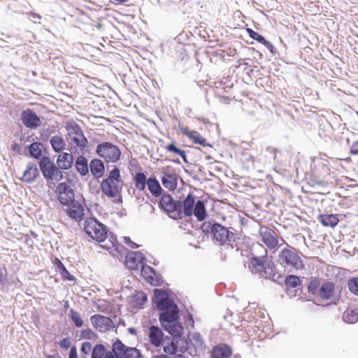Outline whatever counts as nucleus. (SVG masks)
<instances>
[{
    "label": "nucleus",
    "mask_w": 358,
    "mask_h": 358,
    "mask_svg": "<svg viewBox=\"0 0 358 358\" xmlns=\"http://www.w3.org/2000/svg\"><path fill=\"white\" fill-rule=\"evenodd\" d=\"M114 245L113 243V242H110V244L108 245V244H106V245H103L102 247L103 248H106L107 249H110L111 247H113Z\"/></svg>",
    "instance_id": "nucleus-55"
},
{
    "label": "nucleus",
    "mask_w": 358,
    "mask_h": 358,
    "mask_svg": "<svg viewBox=\"0 0 358 358\" xmlns=\"http://www.w3.org/2000/svg\"><path fill=\"white\" fill-rule=\"evenodd\" d=\"M348 286L350 292L358 296V278H352L348 280Z\"/></svg>",
    "instance_id": "nucleus-46"
},
{
    "label": "nucleus",
    "mask_w": 358,
    "mask_h": 358,
    "mask_svg": "<svg viewBox=\"0 0 358 358\" xmlns=\"http://www.w3.org/2000/svg\"><path fill=\"white\" fill-rule=\"evenodd\" d=\"M92 326L100 332H106L114 328L113 320L108 317L96 314L90 317Z\"/></svg>",
    "instance_id": "nucleus-16"
},
{
    "label": "nucleus",
    "mask_w": 358,
    "mask_h": 358,
    "mask_svg": "<svg viewBox=\"0 0 358 358\" xmlns=\"http://www.w3.org/2000/svg\"><path fill=\"white\" fill-rule=\"evenodd\" d=\"M66 206L65 211L69 218L78 222L84 219L85 207L81 202L75 200L72 203Z\"/></svg>",
    "instance_id": "nucleus-17"
},
{
    "label": "nucleus",
    "mask_w": 358,
    "mask_h": 358,
    "mask_svg": "<svg viewBox=\"0 0 358 358\" xmlns=\"http://www.w3.org/2000/svg\"><path fill=\"white\" fill-rule=\"evenodd\" d=\"M50 144L52 145V149L56 152H59L65 149L66 143L63 138L60 136H54L50 139Z\"/></svg>",
    "instance_id": "nucleus-38"
},
{
    "label": "nucleus",
    "mask_w": 358,
    "mask_h": 358,
    "mask_svg": "<svg viewBox=\"0 0 358 358\" xmlns=\"http://www.w3.org/2000/svg\"><path fill=\"white\" fill-rule=\"evenodd\" d=\"M279 260L281 264L291 266L296 270L304 268L303 262L300 253L293 247L286 248L282 250L279 254Z\"/></svg>",
    "instance_id": "nucleus-6"
},
{
    "label": "nucleus",
    "mask_w": 358,
    "mask_h": 358,
    "mask_svg": "<svg viewBox=\"0 0 358 358\" xmlns=\"http://www.w3.org/2000/svg\"><path fill=\"white\" fill-rule=\"evenodd\" d=\"M350 153L353 155H358V141L351 145Z\"/></svg>",
    "instance_id": "nucleus-49"
},
{
    "label": "nucleus",
    "mask_w": 358,
    "mask_h": 358,
    "mask_svg": "<svg viewBox=\"0 0 358 358\" xmlns=\"http://www.w3.org/2000/svg\"><path fill=\"white\" fill-rule=\"evenodd\" d=\"M343 320L350 324H354L358 321V312L357 310L347 308L343 315Z\"/></svg>",
    "instance_id": "nucleus-39"
},
{
    "label": "nucleus",
    "mask_w": 358,
    "mask_h": 358,
    "mask_svg": "<svg viewBox=\"0 0 358 358\" xmlns=\"http://www.w3.org/2000/svg\"><path fill=\"white\" fill-rule=\"evenodd\" d=\"M247 32L252 39L265 45L271 52H273L274 47L273 44L271 42L266 41L264 36L255 31L252 29H247Z\"/></svg>",
    "instance_id": "nucleus-35"
},
{
    "label": "nucleus",
    "mask_w": 358,
    "mask_h": 358,
    "mask_svg": "<svg viewBox=\"0 0 358 358\" xmlns=\"http://www.w3.org/2000/svg\"><path fill=\"white\" fill-rule=\"evenodd\" d=\"M90 170L92 175L96 178H100L104 172V166L100 159H93L90 163Z\"/></svg>",
    "instance_id": "nucleus-36"
},
{
    "label": "nucleus",
    "mask_w": 358,
    "mask_h": 358,
    "mask_svg": "<svg viewBox=\"0 0 358 358\" xmlns=\"http://www.w3.org/2000/svg\"><path fill=\"white\" fill-rule=\"evenodd\" d=\"M167 169L168 168L164 169L162 171V182L166 189L173 191L178 185L177 176L175 173H170Z\"/></svg>",
    "instance_id": "nucleus-21"
},
{
    "label": "nucleus",
    "mask_w": 358,
    "mask_h": 358,
    "mask_svg": "<svg viewBox=\"0 0 358 358\" xmlns=\"http://www.w3.org/2000/svg\"><path fill=\"white\" fill-rule=\"evenodd\" d=\"M153 358H169V357H167L166 355H161V356H156Z\"/></svg>",
    "instance_id": "nucleus-56"
},
{
    "label": "nucleus",
    "mask_w": 358,
    "mask_h": 358,
    "mask_svg": "<svg viewBox=\"0 0 358 358\" xmlns=\"http://www.w3.org/2000/svg\"><path fill=\"white\" fill-rule=\"evenodd\" d=\"M264 255L261 257H254L250 259L249 268L252 273L258 274L265 279L271 278L274 275L275 265L267 256V250L261 245Z\"/></svg>",
    "instance_id": "nucleus-2"
},
{
    "label": "nucleus",
    "mask_w": 358,
    "mask_h": 358,
    "mask_svg": "<svg viewBox=\"0 0 358 358\" xmlns=\"http://www.w3.org/2000/svg\"><path fill=\"white\" fill-rule=\"evenodd\" d=\"M107 352L103 345H96L92 353V358H103Z\"/></svg>",
    "instance_id": "nucleus-45"
},
{
    "label": "nucleus",
    "mask_w": 358,
    "mask_h": 358,
    "mask_svg": "<svg viewBox=\"0 0 358 358\" xmlns=\"http://www.w3.org/2000/svg\"><path fill=\"white\" fill-rule=\"evenodd\" d=\"M159 321L164 329L173 337L180 338L182 334L183 327L178 321V313H161Z\"/></svg>",
    "instance_id": "nucleus-7"
},
{
    "label": "nucleus",
    "mask_w": 358,
    "mask_h": 358,
    "mask_svg": "<svg viewBox=\"0 0 358 358\" xmlns=\"http://www.w3.org/2000/svg\"><path fill=\"white\" fill-rule=\"evenodd\" d=\"M124 185L120 175V171L115 167L101 183V190L104 196L113 199L115 203H122V191Z\"/></svg>",
    "instance_id": "nucleus-1"
},
{
    "label": "nucleus",
    "mask_w": 358,
    "mask_h": 358,
    "mask_svg": "<svg viewBox=\"0 0 358 358\" xmlns=\"http://www.w3.org/2000/svg\"><path fill=\"white\" fill-rule=\"evenodd\" d=\"M113 352L116 358H141L140 351L136 348L126 346L120 340L113 344Z\"/></svg>",
    "instance_id": "nucleus-12"
},
{
    "label": "nucleus",
    "mask_w": 358,
    "mask_h": 358,
    "mask_svg": "<svg viewBox=\"0 0 358 358\" xmlns=\"http://www.w3.org/2000/svg\"><path fill=\"white\" fill-rule=\"evenodd\" d=\"M261 241L270 250L278 248V236L273 229L266 226H261L259 231Z\"/></svg>",
    "instance_id": "nucleus-13"
},
{
    "label": "nucleus",
    "mask_w": 358,
    "mask_h": 358,
    "mask_svg": "<svg viewBox=\"0 0 358 358\" xmlns=\"http://www.w3.org/2000/svg\"><path fill=\"white\" fill-rule=\"evenodd\" d=\"M29 15L33 17V22L35 23L39 22V20L41 19V16L37 13L30 12Z\"/></svg>",
    "instance_id": "nucleus-51"
},
{
    "label": "nucleus",
    "mask_w": 358,
    "mask_h": 358,
    "mask_svg": "<svg viewBox=\"0 0 358 358\" xmlns=\"http://www.w3.org/2000/svg\"><path fill=\"white\" fill-rule=\"evenodd\" d=\"M164 149L169 152L174 153L180 156L184 159V161H186L185 152L177 148L176 145V142H171L170 144L166 145Z\"/></svg>",
    "instance_id": "nucleus-43"
},
{
    "label": "nucleus",
    "mask_w": 358,
    "mask_h": 358,
    "mask_svg": "<svg viewBox=\"0 0 358 358\" xmlns=\"http://www.w3.org/2000/svg\"><path fill=\"white\" fill-rule=\"evenodd\" d=\"M21 120L24 125L29 129H36L41 124L40 117L31 109L23 110Z\"/></svg>",
    "instance_id": "nucleus-19"
},
{
    "label": "nucleus",
    "mask_w": 358,
    "mask_h": 358,
    "mask_svg": "<svg viewBox=\"0 0 358 358\" xmlns=\"http://www.w3.org/2000/svg\"><path fill=\"white\" fill-rule=\"evenodd\" d=\"M286 292L290 296H296L301 289V281L299 277L294 275H288L285 280Z\"/></svg>",
    "instance_id": "nucleus-20"
},
{
    "label": "nucleus",
    "mask_w": 358,
    "mask_h": 358,
    "mask_svg": "<svg viewBox=\"0 0 358 358\" xmlns=\"http://www.w3.org/2000/svg\"><path fill=\"white\" fill-rule=\"evenodd\" d=\"M52 263L55 266H56L57 271L59 272L62 278L64 280H74V277L71 275L66 268L64 265L60 261V259L57 257H55L52 261Z\"/></svg>",
    "instance_id": "nucleus-33"
},
{
    "label": "nucleus",
    "mask_w": 358,
    "mask_h": 358,
    "mask_svg": "<svg viewBox=\"0 0 358 358\" xmlns=\"http://www.w3.org/2000/svg\"><path fill=\"white\" fill-rule=\"evenodd\" d=\"M357 115H358V112H357Z\"/></svg>",
    "instance_id": "nucleus-60"
},
{
    "label": "nucleus",
    "mask_w": 358,
    "mask_h": 358,
    "mask_svg": "<svg viewBox=\"0 0 358 358\" xmlns=\"http://www.w3.org/2000/svg\"><path fill=\"white\" fill-rule=\"evenodd\" d=\"M180 130L183 136H187L193 143L201 146L206 145V140L200 134L194 130H190L188 127H180Z\"/></svg>",
    "instance_id": "nucleus-22"
},
{
    "label": "nucleus",
    "mask_w": 358,
    "mask_h": 358,
    "mask_svg": "<svg viewBox=\"0 0 358 358\" xmlns=\"http://www.w3.org/2000/svg\"><path fill=\"white\" fill-rule=\"evenodd\" d=\"M91 347H92V345L90 342H84L82 344L81 350L85 353H87V352H89L91 350Z\"/></svg>",
    "instance_id": "nucleus-50"
},
{
    "label": "nucleus",
    "mask_w": 358,
    "mask_h": 358,
    "mask_svg": "<svg viewBox=\"0 0 358 358\" xmlns=\"http://www.w3.org/2000/svg\"><path fill=\"white\" fill-rule=\"evenodd\" d=\"M193 214L199 221H203L206 217V210L204 203L202 201H197L194 208L193 210Z\"/></svg>",
    "instance_id": "nucleus-37"
},
{
    "label": "nucleus",
    "mask_w": 358,
    "mask_h": 358,
    "mask_svg": "<svg viewBox=\"0 0 358 358\" xmlns=\"http://www.w3.org/2000/svg\"><path fill=\"white\" fill-rule=\"evenodd\" d=\"M6 277V271L0 267V282H2Z\"/></svg>",
    "instance_id": "nucleus-53"
},
{
    "label": "nucleus",
    "mask_w": 358,
    "mask_h": 358,
    "mask_svg": "<svg viewBox=\"0 0 358 358\" xmlns=\"http://www.w3.org/2000/svg\"><path fill=\"white\" fill-rule=\"evenodd\" d=\"M58 200L63 206L70 205L75 201V194L72 188L66 182H61L57 187Z\"/></svg>",
    "instance_id": "nucleus-15"
},
{
    "label": "nucleus",
    "mask_w": 358,
    "mask_h": 358,
    "mask_svg": "<svg viewBox=\"0 0 358 358\" xmlns=\"http://www.w3.org/2000/svg\"><path fill=\"white\" fill-rule=\"evenodd\" d=\"M70 317L76 327H81L83 325V320L80 314L75 310H70Z\"/></svg>",
    "instance_id": "nucleus-44"
},
{
    "label": "nucleus",
    "mask_w": 358,
    "mask_h": 358,
    "mask_svg": "<svg viewBox=\"0 0 358 358\" xmlns=\"http://www.w3.org/2000/svg\"><path fill=\"white\" fill-rule=\"evenodd\" d=\"M195 197L189 193L182 202L183 213L186 217H191L193 215L194 206H195Z\"/></svg>",
    "instance_id": "nucleus-30"
},
{
    "label": "nucleus",
    "mask_w": 358,
    "mask_h": 358,
    "mask_svg": "<svg viewBox=\"0 0 358 358\" xmlns=\"http://www.w3.org/2000/svg\"><path fill=\"white\" fill-rule=\"evenodd\" d=\"M29 154L30 156L36 159H41L42 156V148L43 145L38 142H34L29 145Z\"/></svg>",
    "instance_id": "nucleus-41"
},
{
    "label": "nucleus",
    "mask_w": 358,
    "mask_h": 358,
    "mask_svg": "<svg viewBox=\"0 0 358 358\" xmlns=\"http://www.w3.org/2000/svg\"><path fill=\"white\" fill-rule=\"evenodd\" d=\"M147 185L150 192L155 197H159L162 194V189L156 178H149L147 180Z\"/></svg>",
    "instance_id": "nucleus-34"
},
{
    "label": "nucleus",
    "mask_w": 358,
    "mask_h": 358,
    "mask_svg": "<svg viewBox=\"0 0 358 358\" xmlns=\"http://www.w3.org/2000/svg\"><path fill=\"white\" fill-rule=\"evenodd\" d=\"M84 231L93 240L104 242L108 234L106 227L93 218H87L84 223Z\"/></svg>",
    "instance_id": "nucleus-5"
},
{
    "label": "nucleus",
    "mask_w": 358,
    "mask_h": 358,
    "mask_svg": "<svg viewBox=\"0 0 358 358\" xmlns=\"http://www.w3.org/2000/svg\"><path fill=\"white\" fill-rule=\"evenodd\" d=\"M231 355V350L225 344L218 345L213 348L212 350V357L213 358H229Z\"/></svg>",
    "instance_id": "nucleus-29"
},
{
    "label": "nucleus",
    "mask_w": 358,
    "mask_h": 358,
    "mask_svg": "<svg viewBox=\"0 0 358 358\" xmlns=\"http://www.w3.org/2000/svg\"><path fill=\"white\" fill-rule=\"evenodd\" d=\"M66 129L68 131L71 143L75 148L80 150L86 149L88 141L85 136L81 127L75 122H68L66 125Z\"/></svg>",
    "instance_id": "nucleus-8"
},
{
    "label": "nucleus",
    "mask_w": 358,
    "mask_h": 358,
    "mask_svg": "<svg viewBox=\"0 0 358 358\" xmlns=\"http://www.w3.org/2000/svg\"><path fill=\"white\" fill-rule=\"evenodd\" d=\"M159 206L162 209L169 213H176L178 217H182V206L180 203L175 202L173 198L168 193L162 195Z\"/></svg>",
    "instance_id": "nucleus-14"
},
{
    "label": "nucleus",
    "mask_w": 358,
    "mask_h": 358,
    "mask_svg": "<svg viewBox=\"0 0 358 358\" xmlns=\"http://www.w3.org/2000/svg\"><path fill=\"white\" fill-rule=\"evenodd\" d=\"M308 290L313 295H317L323 300H329L335 294V284L326 280L321 283L318 278H312L308 285Z\"/></svg>",
    "instance_id": "nucleus-3"
},
{
    "label": "nucleus",
    "mask_w": 358,
    "mask_h": 358,
    "mask_svg": "<svg viewBox=\"0 0 358 358\" xmlns=\"http://www.w3.org/2000/svg\"><path fill=\"white\" fill-rule=\"evenodd\" d=\"M73 162V156L67 152H62L58 156L57 159L58 167L63 170H68L71 168Z\"/></svg>",
    "instance_id": "nucleus-28"
},
{
    "label": "nucleus",
    "mask_w": 358,
    "mask_h": 358,
    "mask_svg": "<svg viewBox=\"0 0 358 358\" xmlns=\"http://www.w3.org/2000/svg\"><path fill=\"white\" fill-rule=\"evenodd\" d=\"M182 340L177 337H166L163 341L164 350L166 353L169 355H175L178 350L180 342Z\"/></svg>",
    "instance_id": "nucleus-24"
},
{
    "label": "nucleus",
    "mask_w": 358,
    "mask_h": 358,
    "mask_svg": "<svg viewBox=\"0 0 358 358\" xmlns=\"http://www.w3.org/2000/svg\"><path fill=\"white\" fill-rule=\"evenodd\" d=\"M177 358H185L182 355H178Z\"/></svg>",
    "instance_id": "nucleus-59"
},
{
    "label": "nucleus",
    "mask_w": 358,
    "mask_h": 358,
    "mask_svg": "<svg viewBox=\"0 0 358 358\" xmlns=\"http://www.w3.org/2000/svg\"><path fill=\"white\" fill-rule=\"evenodd\" d=\"M141 274L149 283L154 285L157 280V274L154 269L148 265H141Z\"/></svg>",
    "instance_id": "nucleus-32"
},
{
    "label": "nucleus",
    "mask_w": 358,
    "mask_h": 358,
    "mask_svg": "<svg viewBox=\"0 0 358 358\" xmlns=\"http://www.w3.org/2000/svg\"><path fill=\"white\" fill-rule=\"evenodd\" d=\"M97 155L103 158L106 163H115L121 156L120 148L109 142H103L96 147Z\"/></svg>",
    "instance_id": "nucleus-9"
},
{
    "label": "nucleus",
    "mask_w": 358,
    "mask_h": 358,
    "mask_svg": "<svg viewBox=\"0 0 358 358\" xmlns=\"http://www.w3.org/2000/svg\"><path fill=\"white\" fill-rule=\"evenodd\" d=\"M71 341L69 338H64L59 342V346L64 350H67L71 346Z\"/></svg>",
    "instance_id": "nucleus-48"
},
{
    "label": "nucleus",
    "mask_w": 358,
    "mask_h": 358,
    "mask_svg": "<svg viewBox=\"0 0 358 358\" xmlns=\"http://www.w3.org/2000/svg\"><path fill=\"white\" fill-rule=\"evenodd\" d=\"M39 164L41 172L47 180L58 182L63 178L62 171L48 157H43Z\"/></svg>",
    "instance_id": "nucleus-11"
},
{
    "label": "nucleus",
    "mask_w": 358,
    "mask_h": 358,
    "mask_svg": "<svg viewBox=\"0 0 358 358\" xmlns=\"http://www.w3.org/2000/svg\"><path fill=\"white\" fill-rule=\"evenodd\" d=\"M210 231L213 240L220 245H227L236 241V234L219 223L213 224Z\"/></svg>",
    "instance_id": "nucleus-10"
},
{
    "label": "nucleus",
    "mask_w": 358,
    "mask_h": 358,
    "mask_svg": "<svg viewBox=\"0 0 358 358\" xmlns=\"http://www.w3.org/2000/svg\"><path fill=\"white\" fill-rule=\"evenodd\" d=\"M96 336L95 333L90 328L83 329L80 331V338L83 339H92Z\"/></svg>",
    "instance_id": "nucleus-47"
},
{
    "label": "nucleus",
    "mask_w": 358,
    "mask_h": 358,
    "mask_svg": "<svg viewBox=\"0 0 358 358\" xmlns=\"http://www.w3.org/2000/svg\"><path fill=\"white\" fill-rule=\"evenodd\" d=\"M149 339L152 345L160 346L163 340L162 331L157 327L152 326L149 329Z\"/></svg>",
    "instance_id": "nucleus-27"
},
{
    "label": "nucleus",
    "mask_w": 358,
    "mask_h": 358,
    "mask_svg": "<svg viewBox=\"0 0 358 358\" xmlns=\"http://www.w3.org/2000/svg\"><path fill=\"white\" fill-rule=\"evenodd\" d=\"M103 358H116L114 357L111 352H107L105 357Z\"/></svg>",
    "instance_id": "nucleus-54"
},
{
    "label": "nucleus",
    "mask_w": 358,
    "mask_h": 358,
    "mask_svg": "<svg viewBox=\"0 0 358 358\" xmlns=\"http://www.w3.org/2000/svg\"><path fill=\"white\" fill-rule=\"evenodd\" d=\"M186 348L192 355H198L203 351L204 343L200 334L194 333L189 336Z\"/></svg>",
    "instance_id": "nucleus-18"
},
{
    "label": "nucleus",
    "mask_w": 358,
    "mask_h": 358,
    "mask_svg": "<svg viewBox=\"0 0 358 358\" xmlns=\"http://www.w3.org/2000/svg\"><path fill=\"white\" fill-rule=\"evenodd\" d=\"M152 302L156 308L162 311V313L178 314V308L172 299L169 298V294L165 290L155 289L154 290V296Z\"/></svg>",
    "instance_id": "nucleus-4"
},
{
    "label": "nucleus",
    "mask_w": 358,
    "mask_h": 358,
    "mask_svg": "<svg viewBox=\"0 0 358 358\" xmlns=\"http://www.w3.org/2000/svg\"><path fill=\"white\" fill-rule=\"evenodd\" d=\"M39 175L37 165L29 163L27 169L24 171L22 180L28 183L32 182Z\"/></svg>",
    "instance_id": "nucleus-25"
},
{
    "label": "nucleus",
    "mask_w": 358,
    "mask_h": 358,
    "mask_svg": "<svg viewBox=\"0 0 358 358\" xmlns=\"http://www.w3.org/2000/svg\"><path fill=\"white\" fill-rule=\"evenodd\" d=\"M144 258L139 252H131L126 256L125 265L131 270L137 269L143 264Z\"/></svg>",
    "instance_id": "nucleus-23"
},
{
    "label": "nucleus",
    "mask_w": 358,
    "mask_h": 358,
    "mask_svg": "<svg viewBox=\"0 0 358 358\" xmlns=\"http://www.w3.org/2000/svg\"><path fill=\"white\" fill-rule=\"evenodd\" d=\"M69 358H78L76 347H72L71 348Z\"/></svg>",
    "instance_id": "nucleus-52"
},
{
    "label": "nucleus",
    "mask_w": 358,
    "mask_h": 358,
    "mask_svg": "<svg viewBox=\"0 0 358 358\" xmlns=\"http://www.w3.org/2000/svg\"><path fill=\"white\" fill-rule=\"evenodd\" d=\"M45 358H56V357L53 355H47Z\"/></svg>",
    "instance_id": "nucleus-58"
},
{
    "label": "nucleus",
    "mask_w": 358,
    "mask_h": 358,
    "mask_svg": "<svg viewBox=\"0 0 358 358\" xmlns=\"http://www.w3.org/2000/svg\"><path fill=\"white\" fill-rule=\"evenodd\" d=\"M77 171L82 175L85 176L89 171L87 160L85 157L80 156L76 161Z\"/></svg>",
    "instance_id": "nucleus-40"
},
{
    "label": "nucleus",
    "mask_w": 358,
    "mask_h": 358,
    "mask_svg": "<svg viewBox=\"0 0 358 358\" xmlns=\"http://www.w3.org/2000/svg\"><path fill=\"white\" fill-rule=\"evenodd\" d=\"M130 246L132 248H138V245L134 243H131V244L130 245Z\"/></svg>",
    "instance_id": "nucleus-57"
},
{
    "label": "nucleus",
    "mask_w": 358,
    "mask_h": 358,
    "mask_svg": "<svg viewBox=\"0 0 358 358\" xmlns=\"http://www.w3.org/2000/svg\"><path fill=\"white\" fill-rule=\"evenodd\" d=\"M317 220L321 224L325 227H335L339 222L337 214H320Z\"/></svg>",
    "instance_id": "nucleus-26"
},
{
    "label": "nucleus",
    "mask_w": 358,
    "mask_h": 358,
    "mask_svg": "<svg viewBox=\"0 0 358 358\" xmlns=\"http://www.w3.org/2000/svg\"><path fill=\"white\" fill-rule=\"evenodd\" d=\"M146 176L143 173H138L134 177V184L137 189L143 191L147 183Z\"/></svg>",
    "instance_id": "nucleus-42"
},
{
    "label": "nucleus",
    "mask_w": 358,
    "mask_h": 358,
    "mask_svg": "<svg viewBox=\"0 0 358 358\" xmlns=\"http://www.w3.org/2000/svg\"><path fill=\"white\" fill-rule=\"evenodd\" d=\"M147 301L148 298L145 292H137L132 296L131 305L134 308H143Z\"/></svg>",
    "instance_id": "nucleus-31"
}]
</instances>
